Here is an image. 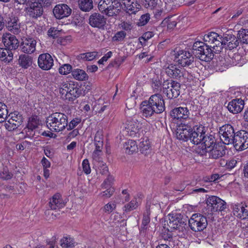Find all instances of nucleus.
I'll use <instances>...</instances> for the list:
<instances>
[{"label":"nucleus","mask_w":248,"mask_h":248,"mask_svg":"<svg viewBox=\"0 0 248 248\" xmlns=\"http://www.w3.org/2000/svg\"><path fill=\"white\" fill-rule=\"evenodd\" d=\"M227 46L226 48L229 50H232L234 48H235L238 46L239 45V42L236 37H235V39L231 40L230 42L226 43Z\"/></svg>","instance_id":"51"},{"label":"nucleus","mask_w":248,"mask_h":248,"mask_svg":"<svg viewBox=\"0 0 248 248\" xmlns=\"http://www.w3.org/2000/svg\"><path fill=\"white\" fill-rule=\"evenodd\" d=\"M170 81L169 80L167 79L165 80L162 84V89H163V93L164 94H166L168 98H170L169 94L170 90L169 89L170 86Z\"/></svg>","instance_id":"53"},{"label":"nucleus","mask_w":248,"mask_h":248,"mask_svg":"<svg viewBox=\"0 0 248 248\" xmlns=\"http://www.w3.org/2000/svg\"><path fill=\"white\" fill-rule=\"evenodd\" d=\"M180 84L179 83L171 81V98L177 97L180 93Z\"/></svg>","instance_id":"41"},{"label":"nucleus","mask_w":248,"mask_h":248,"mask_svg":"<svg viewBox=\"0 0 248 248\" xmlns=\"http://www.w3.org/2000/svg\"><path fill=\"white\" fill-rule=\"evenodd\" d=\"M113 181L114 178L113 176L108 175L102 183V187L103 188H109V187H112V185Z\"/></svg>","instance_id":"49"},{"label":"nucleus","mask_w":248,"mask_h":248,"mask_svg":"<svg viewBox=\"0 0 248 248\" xmlns=\"http://www.w3.org/2000/svg\"><path fill=\"white\" fill-rule=\"evenodd\" d=\"M106 189L100 193V195L105 198H110L114 192V188L113 187H109V188H106Z\"/></svg>","instance_id":"55"},{"label":"nucleus","mask_w":248,"mask_h":248,"mask_svg":"<svg viewBox=\"0 0 248 248\" xmlns=\"http://www.w3.org/2000/svg\"><path fill=\"white\" fill-rule=\"evenodd\" d=\"M141 202L139 197H135L130 202L126 204L124 206V210L125 212H129L136 209Z\"/></svg>","instance_id":"34"},{"label":"nucleus","mask_w":248,"mask_h":248,"mask_svg":"<svg viewBox=\"0 0 248 248\" xmlns=\"http://www.w3.org/2000/svg\"><path fill=\"white\" fill-rule=\"evenodd\" d=\"M188 115L189 111L186 108L179 107L171 111V118H173V120L186 119L188 118Z\"/></svg>","instance_id":"28"},{"label":"nucleus","mask_w":248,"mask_h":248,"mask_svg":"<svg viewBox=\"0 0 248 248\" xmlns=\"http://www.w3.org/2000/svg\"><path fill=\"white\" fill-rule=\"evenodd\" d=\"M98 9L106 16L114 17L119 14L121 7L117 0H101L98 3Z\"/></svg>","instance_id":"5"},{"label":"nucleus","mask_w":248,"mask_h":248,"mask_svg":"<svg viewBox=\"0 0 248 248\" xmlns=\"http://www.w3.org/2000/svg\"><path fill=\"white\" fill-rule=\"evenodd\" d=\"M31 145V143L26 140L20 143L17 144L16 149L18 150H23L29 147Z\"/></svg>","instance_id":"57"},{"label":"nucleus","mask_w":248,"mask_h":248,"mask_svg":"<svg viewBox=\"0 0 248 248\" xmlns=\"http://www.w3.org/2000/svg\"><path fill=\"white\" fill-rule=\"evenodd\" d=\"M200 144L196 151L200 155H206L208 150L216 144L213 136L205 134L202 138V142Z\"/></svg>","instance_id":"14"},{"label":"nucleus","mask_w":248,"mask_h":248,"mask_svg":"<svg viewBox=\"0 0 248 248\" xmlns=\"http://www.w3.org/2000/svg\"><path fill=\"white\" fill-rule=\"evenodd\" d=\"M142 126V123L136 119L128 120L124 124V132L131 137L137 136L140 134Z\"/></svg>","instance_id":"10"},{"label":"nucleus","mask_w":248,"mask_h":248,"mask_svg":"<svg viewBox=\"0 0 248 248\" xmlns=\"http://www.w3.org/2000/svg\"><path fill=\"white\" fill-rule=\"evenodd\" d=\"M65 206V202L59 193L53 195L49 201V206L52 210L60 209Z\"/></svg>","instance_id":"27"},{"label":"nucleus","mask_w":248,"mask_h":248,"mask_svg":"<svg viewBox=\"0 0 248 248\" xmlns=\"http://www.w3.org/2000/svg\"><path fill=\"white\" fill-rule=\"evenodd\" d=\"M46 123L47 127L50 130L55 132L62 131L67 126V117L63 113L55 112L47 117Z\"/></svg>","instance_id":"2"},{"label":"nucleus","mask_w":248,"mask_h":248,"mask_svg":"<svg viewBox=\"0 0 248 248\" xmlns=\"http://www.w3.org/2000/svg\"><path fill=\"white\" fill-rule=\"evenodd\" d=\"M150 218L148 215V213L147 212V215L144 214V215H143L141 228L143 230L146 229V226L150 222Z\"/></svg>","instance_id":"61"},{"label":"nucleus","mask_w":248,"mask_h":248,"mask_svg":"<svg viewBox=\"0 0 248 248\" xmlns=\"http://www.w3.org/2000/svg\"><path fill=\"white\" fill-rule=\"evenodd\" d=\"M211 47L204 42L196 41L194 43L192 49L197 58L202 61L210 62L214 56Z\"/></svg>","instance_id":"4"},{"label":"nucleus","mask_w":248,"mask_h":248,"mask_svg":"<svg viewBox=\"0 0 248 248\" xmlns=\"http://www.w3.org/2000/svg\"><path fill=\"white\" fill-rule=\"evenodd\" d=\"M53 12L56 18L62 19L69 16L71 14L72 10L66 4H60L54 7Z\"/></svg>","instance_id":"17"},{"label":"nucleus","mask_w":248,"mask_h":248,"mask_svg":"<svg viewBox=\"0 0 248 248\" xmlns=\"http://www.w3.org/2000/svg\"><path fill=\"white\" fill-rule=\"evenodd\" d=\"M150 19V15L148 14H146L142 15L140 19L139 22L140 26H144L147 23Z\"/></svg>","instance_id":"59"},{"label":"nucleus","mask_w":248,"mask_h":248,"mask_svg":"<svg viewBox=\"0 0 248 248\" xmlns=\"http://www.w3.org/2000/svg\"><path fill=\"white\" fill-rule=\"evenodd\" d=\"M186 225L180 214L171 213V232L173 230H178L179 232H183Z\"/></svg>","instance_id":"21"},{"label":"nucleus","mask_w":248,"mask_h":248,"mask_svg":"<svg viewBox=\"0 0 248 248\" xmlns=\"http://www.w3.org/2000/svg\"><path fill=\"white\" fill-rule=\"evenodd\" d=\"M244 104L243 100L241 99H234L228 103L227 108L230 112L237 114L243 110Z\"/></svg>","instance_id":"24"},{"label":"nucleus","mask_w":248,"mask_h":248,"mask_svg":"<svg viewBox=\"0 0 248 248\" xmlns=\"http://www.w3.org/2000/svg\"><path fill=\"white\" fill-rule=\"evenodd\" d=\"M102 154V150L99 149H95L92 153V158L93 163L95 165L97 163L102 162L101 157Z\"/></svg>","instance_id":"43"},{"label":"nucleus","mask_w":248,"mask_h":248,"mask_svg":"<svg viewBox=\"0 0 248 248\" xmlns=\"http://www.w3.org/2000/svg\"><path fill=\"white\" fill-rule=\"evenodd\" d=\"M94 166L97 169V171L102 174H106L108 172V167L106 164L102 161Z\"/></svg>","instance_id":"45"},{"label":"nucleus","mask_w":248,"mask_h":248,"mask_svg":"<svg viewBox=\"0 0 248 248\" xmlns=\"http://www.w3.org/2000/svg\"><path fill=\"white\" fill-rule=\"evenodd\" d=\"M189 226L194 232H201L207 226L205 217L200 214H194L188 221Z\"/></svg>","instance_id":"6"},{"label":"nucleus","mask_w":248,"mask_h":248,"mask_svg":"<svg viewBox=\"0 0 248 248\" xmlns=\"http://www.w3.org/2000/svg\"><path fill=\"white\" fill-rule=\"evenodd\" d=\"M8 110L7 106L2 102H0V123L3 122L7 117Z\"/></svg>","instance_id":"46"},{"label":"nucleus","mask_w":248,"mask_h":248,"mask_svg":"<svg viewBox=\"0 0 248 248\" xmlns=\"http://www.w3.org/2000/svg\"><path fill=\"white\" fill-rule=\"evenodd\" d=\"M5 128L8 131H12L16 129L18 127L16 126L14 121H11L9 118L8 121H6L4 124Z\"/></svg>","instance_id":"52"},{"label":"nucleus","mask_w":248,"mask_h":248,"mask_svg":"<svg viewBox=\"0 0 248 248\" xmlns=\"http://www.w3.org/2000/svg\"><path fill=\"white\" fill-rule=\"evenodd\" d=\"M165 109L164 102L160 94L152 95L148 101L142 103L140 110L143 116L150 117L155 113H160Z\"/></svg>","instance_id":"1"},{"label":"nucleus","mask_w":248,"mask_h":248,"mask_svg":"<svg viewBox=\"0 0 248 248\" xmlns=\"http://www.w3.org/2000/svg\"><path fill=\"white\" fill-rule=\"evenodd\" d=\"M210 158L213 159H217L225 154L224 147L217 144H214L213 146L207 151Z\"/></svg>","instance_id":"26"},{"label":"nucleus","mask_w":248,"mask_h":248,"mask_svg":"<svg viewBox=\"0 0 248 248\" xmlns=\"http://www.w3.org/2000/svg\"><path fill=\"white\" fill-rule=\"evenodd\" d=\"M107 108V106L104 105L100 106L99 104H96L93 108V110L95 113H101L104 111Z\"/></svg>","instance_id":"64"},{"label":"nucleus","mask_w":248,"mask_h":248,"mask_svg":"<svg viewBox=\"0 0 248 248\" xmlns=\"http://www.w3.org/2000/svg\"><path fill=\"white\" fill-rule=\"evenodd\" d=\"M25 11L30 17L35 19L40 17L44 12L43 6L37 0H29L27 3Z\"/></svg>","instance_id":"8"},{"label":"nucleus","mask_w":248,"mask_h":248,"mask_svg":"<svg viewBox=\"0 0 248 248\" xmlns=\"http://www.w3.org/2000/svg\"><path fill=\"white\" fill-rule=\"evenodd\" d=\"M11 175L8 170L7 168H4L2 171L0 172V178L8 180L10 179Z\"/></svg>","instance_id":"62"},{"label":"nucleus","mask_w":248,"mask_h":248,"mask_svg":"<svg viewBox=\"0 0 248 248\" xmlns=\"http://www.w3.org/2000/svg\"><path fill=\"white\" fill-rule=\"evenodd\" d=\"M203 40L207 44L210 45L216 51H220L222 49V40H220V35L215 32H211L204 35Z\"/></svg>","instance_id":"13"},{"label":"nucleus","mask_w":248,"mask_h":248,"mask_svg":"<svg viewBox=\"0 0 248 248\" xmlns=\"http://www.w3.org/2000/svg\"><path fill=\"white\" fill-rule=\"evenodd\" d=\"M60 31L56 29L55 28H51L48 31V35L53 38L57 37L60 34Z\"/></svg>","instance_id":"63"},{"label":"nucleus","mask_w":248,"mask_h":248,"mask_svg":"<svg viewBox=\"0 0 248 248\" xmlns=\"http://www.w3.org/2000/svg\"><path fill=\"white\" fill-rule=\"evenodd\" d=\"M126 36V33L124 31H119L117 32L113 37L114 41H122Z\"/></svg>","instance_id":"60"},{"label":"nucleus","mask_w":248,"mask_h":248,"mask_svg":"<svg viewBox=\"0 0 248 248\" xmlns=\"http://www.w3.org/2000/svg\"><path fill=\"white\" fill-rule=\"evenodd\" d=\"M206 132V128L202 125L196 126L191 130L190 140L194 144H200Z\"/></svg>","instance_id":"15"},{"label":"nucleus","mask_w":248,"mask_h":248,"mask_svg":"<svg viewBox=\"0 0 248 248\" xmlns=\"http://www.w3.org/2000/svg\"><path fill=\"white\" fill-rule=\"evenodd\" d=\"M234 147L237 150L242 151L248 148V132L239 131L235 133L233 140Z\"/></svg>","instance_id":"12"},{"label":"nucleus","mask_w":248,"mask_h":248,"mask_svg":"<svg viewBox=\"0 0 248 248\" xmlns=\"http://www.w3.org/2000/svg\"><path fill=\"white\" fill-rule=\"evenodd\" d=\"M106 23V18L99 13H95L90 16L89 24L93 27L101 29L104 27Z\"/></svg>","instance_id":"23"},{"label":"nucleus","mask_w":248,"mask_h":248,"mask_svg":"<svg viewBox=\"0 0 248 248\" xmlns=\"http://www.w3.org/2000/svg\"><path fill=\"white\" fill-rule=\"evenodd\" d=\"M80 9L84 12H88L93 8L92 0H78Z\"/></svg>","instance_id":"37"},{"label":"nucleus","mask_w":248,"mask_h":248,"mask_svg":"<svg viewBox=\"0 0 248 248\" xmlns=\"http://www.w3.org/2000/svg\"><path fill=\"white\" fill-rule=\"evenodd\" d=\"M8 118H9L11 121L13 120L14 124H16V126L17 127H19L22 123V117L17 111L11 113L9 115Z\"/></svg>","instance_id":"38"},{"label":"nucleus","mask_w":248,"mask_h":248,"mask_svg":"<svg viewBox=\"0 0 248 248\" xmlns=\"http://www.w3.org/2000/svg\"><path fill=\"white\" fill-rule=\"evenodd\" d=\"M173 61L178 62L179 64L183 67L188 66L194 62V57L191 54L186 51L176 49L174 50Z\"/></svg>","instance_id":"7"},{"label":"nucleus","mask_w":248,"mask_h":248,"mask_svg":"<svg viewBox=\"0 0 248 248\" xmlns=\"http://www.w3.org/2000/svg\"><path fill=\"white\" fill-rule=\"evenodd\" d=\"M94 144L95 147V149L102 150L103 147V138L102 135L99 132L96 133L95 135Z\"/></svg>","instance_id":"39"},{"label":"nucleus","mask_w":248,"mask_h":248,"mask_svg":"<svg viewBox=\"0 0 248 248\" xmlns=\"http://www.w3.org/2000/svg\"><path fill=\"white\" fill-rule=\"evenodd\" d=\"M124 149L126 154L131 155L136 153L138 150V146L135 141L129 140L124 145Z\"/></svg>","instance_id":"30"},{"label":"nucleus","mask_w":248,"mask_h":248,"mask_svg":"<svg viewBox=\"0 0 248 248\" xmlns=\"http://www.w3.org/2000/svg\"><path fill=\"white\" fill-rule=\"evenodd\" d=\"M219 133L221 140L226 145L232 144L235 137L234 128L230 124H226L220 127Z\"/></svg>","instance_id":"9"},{"label":"nucleus","mask_w":248,"mask_h":248,"mask_svg":"<svg viewBox=\"0 0 248 248\" xmlns=\"http://www.w3.org/2000/svg\"><path fill=\"white\" fill-rule=\"evenodd\" d=\"M83 171L86 174H90L91 171L89 160L87 159H85L83 160L82 163Z\"/></svg>","instance_id":"54"},{"label":"nucleus","mask_w":248,"mask_h":248,"mask_svg":"<svg viewBox=\"0 0 248 248\" xmlns=\"http://www.w3.org/2000/svg\"><path fill=\"white\" fill-rule=\"evenodd\" d=\"M72 66L69 64H64L61 66L59 69V73L63 75H67L72 72Z\"/></svg>","instance_id":"48"},{"label":"nucleus","mask_w":248,"mask_h":248,"mask_svg":"<svg viewBox=\"0 0 248 248\" xmlns=\"http://www.w3.org/2000/svg\"><path fill=\"white\" fill-rule=\"evenodd\" d=\"M233 213L234 216L242 219L248 217V205L245 203H236L232 205Z\"/></svg>","instance_id":"22"},{"label":"nucleus","mask_w":248,"mask_h":248,"mask_svg":"<svg viewBox=\"0 0 248 248\" xmlns=\"http://www.w3.org/2000/svg\"><path fill=\"white\" fill-rule=\"evenodd\" d=\"M119 27L120 29L125 31H129L132 29V25L129 22L123 21L119 24Z\"/></svg>","instance_id":"58"},{"label":"nucleus","mask_w":248,"mask_h":248,"mask_svg":"<svg viewBox=\"0 0 248 248\" xmlns=\"http://www.w3.org/2000/svg\"><path fill=\"white\" fill-rule=\"evenodd\" d=\"M62 97L69 101L73 100L82 94V90L74 82H63L60 87Z\"/></svg>","instance_id":"3"},{"label":"nucleus","mask_w":248,"mask_h":248,"mask_svg":"<svg viewBox=\"0 0 248 248\" xmlns=\"http://www.w3.org/2000/svg\"><path fill=\"white\" fill-rule=\"evenodd\" d=\"M2 41L5 47L11 49H16L19 46V42L16 37L10 33H3Z\"/></svg>","instance_id":"19"},{"label":"nucleus","mask_w":248,"mask_h":248,"mask_svg":"<svg viewBox=\"0 0 248 248\" xmlns=\"http://www.w3.org/2000/svg\"><path fill=\"white\" fill-rule=\"evenodd\" d=\"M7 28L14 34H18L20 32V23L16 17L11 16L8 19Z\"/></svg>","instance_id":"25"},{"label":"nucleus","mask_w":248,"mask_h":248,"mask_svg":"<svg viewBox=\"0 0 248 248\" xmlns=\"http://www.w3.org/2000/svg\"><path fill=\"white\" fill-rule=\"evenodd\" d=\"M12 50L7 48H0V60L5 62H10L13 59Z\"/></svg>","instance_id":"33"},{"label":"nucleus","mask_w":248,"mask_h":248,"mask_svg":"<svg viewBox=\"0 0 248 248\" xmlns=\"http://www.w3.org/2000/svg\"><path fill=\"white\" fill-rule=\"evenodd\" d=\"M53 58L48 53H43L38 57V66L43 70H48L50 69L53 65Z\"/></svg>","instance_id":"18"},{"label":"nucleus","mask_w":248,"mask_h":248,"mask_svg":"<svg viewBox=\"0 0 248 248\" xmlns=\"http://www.w3.org/2000/svg\"><path fill=\"white\" fill-rule=\"evenodd\" d=\"M74 239L69 235L64 236L60 240L62 248H73L75 247Z\"/></svg>","instance_id":"32"},{"label":"nucleus","mask_w":248,"mask_h":248,"mask_svg":"<svg viewBox=\"0 0 248 248\" xmlns=\"http://www.w3.org/2000/svg\"><path fill=\"white\" fill-rule=\"evenodd\" d=\"M191 130L190 126L181 123L176 126L175 136L179 140L187 141L188 140H190Z\"/></svg>","instance_id":"16"},{"label":"nucleus","mask_w":248,"mask_h":248,"mask_svg":"<svg viewBox=\"0 0 248 248\" xmlns=\"http://www.w3.org/2000/svg\"><path fill=\"white\" fill-rule=\"evenodd\" d=\"M18 63L22 67L27 68L32 63L31 59L28 55H21L19 57Z\"/></svg>","instance_id":"36"},{"label":"nucleus","mask_w":248,"mask_h":248,"mask_svg":"<svg viewBox=\"0 0 248 248\" xmlns=\"http://www.w3.org/2000/svg\"><path fill=\"white\" fill-rule=\"evenodd\" d=\"M116 205L114 202H109L104 206L103 211L105 213L109 214L116 208Z\"/></svg>","instance_id":"50"},{"label":"nucleus","mask_w":248,"mask_h":248,"mask_svg":"<svg viewBox=\"0 0 248 248\" xmlns=\"http://www.w3.org/2000/svg\"><path fill=\"white\" fill-rule=\"evenodd\" d=\"M125 8L126 12L129 14H135L140 9V5L136 0H131Z\"/></svg>","instance_id":"35"},{"label":"nucleus","mask_w":248,"mask_h":248,"mask_svg":"<svg viewBox=\"0 0 248 248\" xmlns=\"http://www.w3.org/2000/svg\"><path fill=\"white\" fill-rule=\"evenodd\" d=\"M207 209L212 213L222 211L226 208V202L219 198L215 196H209L206 200Z\"/></svg>","instance_id":"11"},{"label":"nucleus","mask_w":248,"mask_h":248,"mask_svg":"<svg viewBox=\"0 0 248 248\" xmlns=\"http://www.w3.org/2000/svg\"><path fill=\"white\" fill-rule=\"evenodd\" d=\"M36 43V41L33 38H23L21 44L22 51L27 54L33 53L35 51Z\"/></svg>","instance_id":"20"},{"label":"nucleus","mask_w":248,"mask_h":248,"mask_svg":"<svg viewBox=\"0 0 248 248\" xmlns=\"http://www.w3.org/2000/svg\"><path fill=\"white\" fill-rule=\"evenodd\" d=\"M97 53L95 51L82 53L78 56V58L79 59L90 61L93 60L97 56Z\"/></svg>","instance_id":"44"},{"label":"nucleus","mask_w":248,"mask_h":248,"mask_svg":"<svg viewBox=\"0 0 248 248\" xmlns=\"http://www.w3.org/2000/svg\"><path fill=\"white\" fill-rule=\"evenodd\" d=\"M39 124V122L37 117H31V118L28 123L27 128L29 129H31V130H33L37 127L38 125Z\"/></svg>","instance_id":"47"},{"label":"nucleus","mask_w":248,"mask_h":248,"mask_svg":"<svg viewBox=\"0 0 248 248\" xmlns=\"http://www.w3.org/2000/svg\"><path fill=\"white\" fill-rule=\"evenodd\" d=\"M81 122V120L78 118H75L73 119L69 124H67V130H71L74 128L78 124Z\"/></svg>","instance_id":"56"},{"label":"nucleus","mask_w":248,"mask_h":248,"mask_svg":"<svg viewBox=\"0 0 248 248\" xmlns=\"http://www.w3.org/2000/svg\"><path fill=\"white\" fill-rule=\"evenodd\" d=\"M235 36L230 33L229 31L226 32L225 33L223 34V36H221L220 35V40H222L221 44L222 48L224 46L226 45V43L231 41V40L235 39Z\"/></svg>","instance_id":"42"},{"label":"nucleus","mask_w":248,"mask_h":248,"mask_svg":"<svg viewBox=\"0 0 248 248\" xmlns=\"http://www.w3.org/2000/svg\"><path fill=\"white\" fill-rule=\"evenodd\" d=\"M72 75L74 78L79 81L86 80L88 78V76L85 71L78 68L73 70Z\"/></svg>","instance_id":"31"},{"label":"nucleus","mask_w":248,"mask_h":248,"mask_svg":"<svg viewBox=\"0 0 248 248\" xmlns=\"http://www.w3.org/2000/svg\"><path fill=\"white\" fill-rule=\"evenodd\" d=\"M237 38L242 43L248 44V30H240L237 34Z\"/></svg>","instance_id":"40"},{"label":"nucleus","mask_w":248,"mask_h":248,"mask_svg":"<svg viewBox=\"0 0 248 248\" xmlns=\"http://www.w3.org/2000/svg\"><path fill=\"white\" fill-rule=\"evenodd\" d=\"M140 153L145 155H147L151 153L152 147L149 140L147 138L141 139L138 146Z\"/></svg>","instance_id":"29"}]
</instances>
